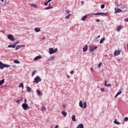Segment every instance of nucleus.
<instances>
[{"instance_id": "nucleus-43", "label": "nucleus", "mask_w": 128, "mask_h": 128, "mask_svg": "<svg viewBox=\"0 0 128 128\" xmlns=\"http://www.w3.org/2000/svg\"><path fill=\"white\" fill-rule=\"evenodd\" d=\"M96 22H100V20H98V19H96Z\"/></svg>"}, {"instance_id": "nucleus-10", "label": "nucleus", "mask_w": 128, "mask_h": 128, "mask_svg": "<svg viewBox=\"0 0 128 128\" xmlns=\"http://www.w3.org/2000/svg\"><path fill=\"white\" fill-rule=\"evenodd\" d=\"M79 106L80 108H84V104H82V100L80 101Z\"/></svg>"}, {"instance_id": "nucleus-35", "label": "nucleus", "mask_w": 128, "mask_h": 128, "mask_svg": "<svg viewBox=\"0 0 128 128\" xmlns=\"http://www.w3.org/2000/svg\"><path fill=\"white\" fill-rule=\"evenodd\" d=\"M84 108H86V102L84 103Z\"/></svg>"}, {"instance_id": "nucleus-38", "label": "nucleus", "mask_w": 128, "mask_h": 128, "mask_svg": "<svg viewBox=\"0 0 128 128\" xmlns=\"http://www.w3.org/2000/svg\"><path fill=\"white\" fill-rule=\"evenodd\" d=\"M104 6H105L104 4H102L101 5V8H104Z\"/></svg>"}, {"instance_id": "nucleus-47", "label": "nucleus", "mask_w": 128, "mask_h": 128, "mask_svg": "<svg viewBox=\"0 0 128 128\" xmlns=\"http://www.w3.org/2000/svg\"><path fill=\"white\" fill-rule=\"evenodd\" d=\"M112 86V84H107L106 86Z\"/></svg>"}, {"instance_id": "nucleus-17", "label": "nucleus", "mask_w": 128, "mask_h": 128, "mask_svg": "<svg viewBox=\"0 0 128 128\" xmlns=\"http://www.w3.org/2000/svg\"><path fill=\"white\" fill-rule=\"evenodd\" d=\"M35 32H40V28H35Z\"/></svg>"}, {"instance_id": "nucleus-27", "label": "nucleus", "mask_w": 128, "mask_h": 128, "mask_svg": "<svg viewBox=\"0 0 128 128\" xmlns=\"http://www.w3.org/2000/svg\"><path fill=\"white\" fill-rule=\"evenodd\" d=\"M114 124H120V123L118 122V120H114Z\"/></svg>"}, {"instance_id": "nucleus-53", "label": "nucleus", "mask_w": 128, "mask_h": 128, "mask_svg": "<svg viewBox=\"0 0 128 128\" xmlns=\"http://www.w3.org/2000/svg\"><path fill=\"white\" fill-rule=\"evenodd\" d=\"M66 77L68 78H70V75H66Z\"/></svg>"}, {"instance_id": "nucleus-3", "label": "nucleus", "mask_w": 128, "mask_h": 128, "mask_svg": "<svg viewBox=\"0 0 128 128\" xmlns=\"http://www.w3.org/2000/svg\"><path fill=\"white\" fill-rule=\"evenodd\" d=\"M40 82H42V78L40 76H36L33 81V82H35L36 84H38Z\"/></svg>"}, {"instance_id": "nucleus-32", "label": "nucleus", "mask_w": 128, "mask_h": 128, "mask_svg": "<svg viewBox=\"0 0 128 128\" xmlns=\"http://www.w3.org/2000/svg\"><path fill=\"white\" fill-rule=\"evenodd\" d=\"M70 14H68V16H66V18H68H68H70Z\"/></svg>"}, {"instance_id": "nucleus-39", "label": "nucleus", "mask_w": 128, "mask_h": 128, "mask_svg": "<svg viewBox=\"0 0 128 128\" xmlns=\"http://www.w3.org/2000/svg\"><path fill=\"white\" fill-rule=\"evenodd\" d=\"M106 82H107V81L105 80L104 81V86H108V84H106Z\"/></svg>"}, {"instance_id": "nucleus-42", "label": "nucleus", "mask_w": 128, "mask_h": 128, "mask_svg": "<svg viewBox=\"0 0 128 128\" xmlns=\"http://www.w3.org/2000/svg\"><path fill=\"white\" fill-rule=\"evenodd\" d=\"M100 90H101L102 92H104V88H100Z\"/></svg>"}, {"instance_id": "nucleus-26", "label": "nucleus", "mask_w": 128, "mask_h": 128, "mask_svg": "<svg viewBox=\"0 0 128 128\" xmlns=\"http://www.w3.org/2000/svg\"><path fill=\"white\" fill-rule=\"evenodd\" d=\"M62 114H63V116H66V114H67V113H66V112H64V111H62Z\"/></svg>"}, {"instance_id": "nucleus-50", "label": "nucleus", "mask_w": 128, "mask_h": 128, "mask_svg": "<svg viewBox=\"0 0 128 128\" xmlns=\"http://www.w3.org/2000/svg\"><path fill=\"white\" fill-rule=\"evenodd\" d=\"M22 46V48H24V46H26V45H20Z\"/></svg>"}, {"instance_id": "nucleus-13", "label": "nucleus", "mask_w": 128, "mask_h": 128, "mask_svg": "<svg viewBox=\"0 0 128 128\" xmlns=\"http://www.w3.org/2000/svg\"><path fill=\"white\" fill-rule=\"evenodd\" d=\"M72 122H76V115H72Z\"/></svg>"}, {"instance_id": "nucleus-58", "label": "nucleus", "mask_w": 128, "mask_h": 128, "mask_svg": "<svg viewBox=\"0 0 128 128\" xmlns=\"http://www.w3.org/2000/svg\"><path fill=\"white\" fill-rule=\"evenodd\" d=\"M0 32H4V30H0Z\"/></svg>"}, {"instance_id": "nucleus-51", "label": "nucleus", "mask_w": 128, "mask_h": 128, "mask_svg": "<svg viewBox=\"0 0 128 128\" xmlns=\"http://www.w3.org/2000/svg\"><path fill=\"white\" fill-rule=\"evenodd\" d=\"M94 50H96V48H98V46H95L94 48Z\"/></svg>"}, {"instance_id": "nucleus-24", "label": "nucleus", "mask_w": 128, "mask_h": 128, "mask_svg": "<svg viewBox=\"0 0 128 128\" xmlns=\"http://www.w3.org/2000/svg\"><path fill=\"white\" fill-rule=\"evenodd\" d=\"M26 90L27 92H32V88H30L29 86H28L26 87Z\"/></svg>"}, {"instance_id": "nucleus-28", "label": "nucleus", "mask_w": 128, "mask_h": 128, "mask_svg": "<svg viewBox=\"0 0 128 128\" xmlns=\"http://www.w3.org/2000/svg\"><path fill=\"white\" fill-rule=\"evenodd\" d=\"M46 110V107L44 106V107H42L41 110H42V112H44Z\"/></svg>"}, {"instance_id": "nucleus-61", "label": "nucleus", "mask_w": 128, "mask_h": 128, "mask_svg": "<svg viewBox=\"0 0 128 128\" xmlns=\"http://www.w3.org/2000/svg\"><path fill=\"white\" fill-rule=\"evenodd\" d=\"M50 128H53L52 127H50Z\"/></svg>"}, {"instance_id": "nucleus-11", "label": "nucleus", "mask_w": 128, "mask_h": 128, "mask_svg": "<svg viewBox=\"0 0 128 128\" xmlns=\"http://www.w3.org/2000/svg\"><path fill=\"white\" fill-rule=\"evenodd\" d=\"M88 50V45L86 44L83 48V52H86Z\"/></svg>"}, {"instance_id": "nucleus-20", "label": "nucleus", "mask_w": 128, "mask_h": 128, "mask_svg": "<svg viewBox=\"0 0 128 128\" xmlns=\"http://www.w3.org/2000/svg\"><path fill=\"white\" fill-rule=\"evenodd\" d=\"M20 48H22V46H20V45L17 46L16 48V50H20Z\"/></svg>"}, {"instance_id": "nucleus-30", "label": "nucleus", "mask_w": 128, "mask_h": 128, "mask_svg": "<svg viewBox=\"0 0 128 128\" xmlns=\"http://www.w3.org/2000/svg\"><path fill=\"white\" fill-rule=\"evenodd\" d=\"M19 88H24V84L21 83L19 86Z\"/></svg>"}, {"instance_id": "nucleus-54", "label": "nucleus", "mask_w": 128, "mask_h": 128, "mask_svg": "<svg viewBox=\"0 0 128 128\" xmlns=\"http://www.w3.org/2000/svg\"><path fill=\"white\" fill-rule=\"evenodd\" d=\"M58 128V125L56 126L55 128Z\"/></svg>"}, {"instance_id": "nucleus-18", "label": "nucleus", "mask_w": 128, "mask_h": 128, "mask_svg": "<svg viewBox=\"0 0 128 128\" xmlns=\"http://www.w3.org/2000/svg\"><path fill=\"white\" fill-rule=\"evenodd\" d=\"M8 48H16V45L14 44H10L8 46Z\"/></svg>"}, {"instance_id": "nucleus-2", "label": "nucleus", "mask_w": 128, "mask_h": 128, "mask_svg": "<svg viewBox=\"0 0 128 128\" xmlns=\"http://www.w3.org/2000/svg\"><path fill=\"white\" fill-rule=\"evenodd\" d=\"M22 108L24 110H28L30 108V107L26 103L22 104Z\"/></svg>"}, {"instance_id": "nucleus-33", "label": "nucleus", "mask_w": 128, "mask_h": 128, "mask_svg": "<svg viewBox=\"0 0 128 128\" xmlns=\"http://www.w3.org/2000/svg\"><path fill=\"white\" fill-rule=\"evenodd\" d=\"M50 8H52V6H48L46 8V10H50Z\"/></svg>"}, {"instance_id": "nucleus-25", "label": "nucleus", "mask_w": 128, "mask_h": 128, "mask_svg": "<svg viewBox=\"0 0 128 128\" xmlns=\"http://www.w3.org/2000/svg\"><path fill=\"white\" fill-rule=\"evenodd\" d=\"M36 94L38 96H40V94H42V92L40 90H36Z\"/></svg>"}, {"instance_id": "nucleus-8", "label": "nucleus", "mask_w": 128, "mask_h": 128, "mask_svg": "<svg viewBox=\"0 0 128 128\" xmlns=\"http://www.w3.org/2000/svg\"><path fill=\"white\" fill-rule=\"evenodd\" d=\"M118 12H122V10L118 8H115V14H118Z\"/></svg>"}, {"instance_id": "nucleus-60", "label": "nucleus", "mask_w": 128, "mask_h": 128, "mask_svg": "<svg viewBox=\"0 0 128 128\" xmlns=\"http://www.w3.org/2000/svg\"><path fill=\"white\" fill-rule=\"evenodd\" d=\"M2 2H4V0H0Z\"/></svg>"}, {"instance_id": "nucleus-44", "label": "nucleus", "mask_w": 128, "mask_h": 128, "mask_svg": "<svg viewBox=\"0 0 128 128\" xmlns=\"http://www.w3.org/2000/svg\"><path fill=\"white\" fill-rule=\"evenodd\" d=\"M94 50V48H92L90 49V52H92V51Z\"/></svg>"}, {"instance_id": "nucleus-46", "label": "nucleus", "mask_w": 128, "mask_h": 128, "mask_svg": "<svg viewBox=\"0 0 128 128\" xmlns=\"http://www.w3.org/2000/svg\"><path fill=\"white\" fill-rule=\"evenodd\" d=\"M48 2H46L45 3H44V6H48Z\"/></svg>"}, {"instance_id": "nucleus-48", "label": "nucleus", "mask_w": 128, "mask_h": 128, "mask_svg": "<svg viewBox=\"0 0 128 128\" xmlns=\"http://www.w3.org/2000/svg\"><path fill=\"white\" fill-rule=\"evenodd\" d=\"M20 100H18L17 101H16V102H18V104H20Z\"/></svg>"}, {"instance_id": "nucleus-22", "label": "nucleus", "mask_w": 128, "mask_h": 128, "mask_svg": "<svg viewBox=\"0 0 128 128\" xmlns=\"http://www.w3.org/2000/svg\"><path fill=\"white\" fill-rule=\"evenodd\" d=\"M88 18V16L86 15H85L82 18V20H86V18Z\"/></svg>"}, {"instance_id": "nucleus-29", "label": "nucleus", "mask_w": 128, "mask_h": 128, "mask_svg": "<svg viewBox=\"0 0 128 128\" xmlns=\"http://www.w3.org/2000/svg\"><path fill=\"white\" fill-rule=\"evenodd\" d=\"M14 64H20V62H18V60H14Z\"/></svg>"}, {"instance_id": "nucleus-57", "label": "nucleus", "mask_w": 128, "mask_h": 128, "mask_svg": "<svg viewBox=\"0 0 128 128\" xmlns=\"http://www.w3.org/2000/svg\"><path fill=\"white\" fill-rule=\"evenodd\" d=\"M82 4H84V1H82Z\"/></svg>"}, {"instance_id": "nucleus-40", "label": "nucleus", "mask_w": 128, "mask_h": 128, "mask_svg": "<svg viewBox=\"0 0 128 128\" xmlns=\"http://www.w3.org/2000/svg\"><path fill=\"white\" fill-rule=\"evenodd\" d=\"M74 70H71L70 72V74H74Z\"/></svg>"}, {"instance_id": "nucleus-16", "label": "nucleus", "mask_w": 128, "mask_h": 128, "mask_svg": "<svg viewBox=\"0 0 128 128\" xmlns=\"http://www.w3.org/2000/svg\"><path fill=\"white\" fill-rule=\"evenodd\" d=\"M122 92L120 91V92H118L117 94H116V95L114 96V98H118V96H120V94H122Z\"/></svg>"}, {"instance_id": "nucleus-5", "label": "nucleus", "mask_w": 128, "mask_h": 128, "mask_svg": "<svg viewBox=\"0 0 128 128\" xmlns=\"http://www.w3.org/2000/svg\"><path fill=\"white\" fill-rule=\"evenodd\" d=\"M101 14H103L104 16H106V14H108V13H106V12H98V13L91 14V16H100Z\"/></svg>"}, {"instance_id": "nucleus-41", "label": "nucleus", "mask_w": 128, "mask_h": 128, "mask_svg": "<svg viewBox=\"0 0 128 128\" xmlns=\"http://www.w3.org/2000/svg\"><path fill=\"white\" fill-rule=\"evenodd\" d=\"M20 42H16L15 43H14V45H15V46H16V44H19Z\"/></svg>"}, {"instance_id": "nucleus-9", "label": "nucleus", "mask_w": 128, "mask_h": 128, "mask_svg": "<svg viewBox=\"0 0 128 128\" xmlns=\"http://www.w3.org/2000/svg\"><path fill=\"white\" fill-rule=\"evenodd\" d=\"M42 58V56H38L34 58V60H40Z\"/></svg>"}, {"instance_id": "nucleus-45", "label": "nucleus", "mask_w": 128, "mask_h": 128, "mask_svg": "<svg viewBox=\"0 0 128 128\" xmlns=\"http://www.w3.org/2000/svg\"><path fill=\"white\" fill-rule=\"evenodd\" d=\"M124 22H128V18L124 19Z\"/></svg>"}, {"instance_id": "nucleus-14", "label": "nucleus", "mask_w": 128, "mask_h": 128, "mask_svg": "<svg viewBox=\"0 0 128 128\" xmlns=\"http://www.w3.org/2000/svg\"><path fill=\"white\" fill-rule=\"evenodd\" d=\"M30 6H32V8H38V4H30Z\"/></svg>"}, {"instance_id": "nucleus-31", "label": "nucleus", "mask_w": 128, "mask_h": 128, "mask_svg": "<svg viewBox=\"0 0 128 128\" xmlns=\"http://www.w3.org/2000/svg\"><path fill=\"white\" fill-rule=\"evenodd\" d=\"M102 62H100L98 64V68H100V66H102Z\"/></svg>"}, {"instance_id": "nucleus-49", "label": "nucleus", "mask_w": 128, "mask_h": 128, "mask_svg": "<svg viewBox=\"0 0 128 128\" xmlns=\"http://www.w3.org/2000/svg\"><path fill=\"white\" fill-rule=\"evenodd\" d=\"M52 0H48L47 2H52Z\"/></svg>"}, {"instance_id": "nucleus-36", "label": "nucleus", "mask_w": 128, "mask_h": 128, "mask_svg": "<svg viewBox=\"0 0 128 128\" xmlns=\"http://www.w3.org/2000/svg\"><path fill=\"white\" fill-rule=\"evenodd\" d=\"M128 117H126L124 118V122H128Z\"/></svg>"}, {"instance_id": "nucleus-19", "label": "nucleus", "mask_w": 128, "mask_h": 128, "mask_svg": "<svg viewBox=\"0 0 128 128\" xmlns=\"http://www.w3.org/2000/svg\"><path fill=\"white\" fill-rule=\"evenodd\" d=\"M106 38H103L100 40V44H102L104 42Z\"/></svg>"}, {"instance_id": "nucleus-52", "label": "nucleus", "mask_w": 128, "mask_h": 128, "mask_svg": "<svg viewBox=\"0 0 128 128\" xmlns=\"http://www.w3.org/2000/svg\"><path fill=\"white\" fill-rule=\"evenodd\" d=\"M90 70H92H92H94V68H90Z\"/></svg>"}, {"instance_id": "nucleus-62", "label": "nucleus", "mask_w": 128, "mask_h": 128, "mask_svg": "<svg viewBox=\"0 0 128 128\" xmlns=\"http://www.w3.org/2000/svg\"><path fill=\"white\" fill-rule=\"evenodd\" d=\"M116 128V127H115V128Z\"/></svg>"}, {"instance_id": "nucleus-12", "label": "nucleus", "mask_w": 128, "mask_h": 128, "mask_svg": "<svg viewBox=\"0 0 128 128\" xmlns=\"http://www.w3.org/2000/svg\"><path fill=\"white\" fill-rule=\"evenodd\" d=\"M56 56H53L50 57L49 58H48V60H54Z\"/></svg>"}, {"instance_id": "nucleus-23", "label": "nucleus", "mask_w": 128, "mask_h": 128, "mask_svg": "<svg viewBox=\"0 0 128 128\" xmlns=\"http://www.w3.org/2000/svg\"><path fill=\"white\" fill-rule=\"evenodd\" d=\"M4 84V79L0 80V86H2Z\"/></svg>"}, {"instance_id": "nucleus-1", "label": "nucleus", "mask_w": 128, "mask_h": 128, "mask_svg": "<svg viewBox=\"0 0 128 128\" xmlns=\"http://www.w3.org/2000/svg\"><path fill=\"white\" fill-rule=\"evenodd\" d=\"M10 65L8 64H4L2 62H0V70H4V68H10Z\"/></svg>"}, {"instance_id": "nucleus-15", "label": "nucleus", "mask_w": 128, "mask_h": 128, "mask_svg": "<svg viewBox=\"0 0 128 128\" xmlns=\"http://www.w3.org/2000/svg\"><path fill=\"white\" fill-rule=\"evenodd\" d=\"M76 128H84V124H79Z\"/></svg>"}, {"instance_id": "nucleus-6", "label": "nucleus", "mask_w": 128, "mask_h": 128, "mask_svg": "<svg viewBox=\"0 0 128 128\" xmlns=\"http://www.w3.org/2000/svg\"><path fill=\"white\" fill-rule=\"evenodd\" d=\"M7 38H8V40H12V42H14V36H12V35L8 34L7 36Z\"/></svg>"}, {"instance_id": "nucleus-37", "label": "nucleus", "mask_w": 128, "mask_h": 128, "mask_svg": "<svg viewBox=\"0 0 128 128\" xmlns=\"http://www.w3.org/2000/svg\"><path fill=\"white\" fill-rule=\"evenodd\" d=\"M66 14H70V11L69 10H66L65 11Z\"/></svg>"}, {"instance_id": "nucleus-56", "label": "nucleus", "mask_w": 128, "mask_h": 128, "mask_svg": "<svg viewBox=\"0 0 128 128\" xmlns=\"http://www.w3.org/2000/svg\"><path fill=\"white\" fill-rule=\"evenodd\" d=\"M24 102H26V98L24 99Z\"/></svg>"}, {"instance_id": "nucleus-34", "label": "nucleus", "mask_w": 128, "mask_h": 128, "mask_svg": "<svg viewBox=\"0 0 128 128\" xmlns=\"http://www.w3.org/2000/svg\"><path fill=\"white\" fill-rule=\"evenodd\" d=\"M36 72V70H34V72H32V76H34Z\"/></svg>"}, {"instance_id": "nucleus-21", "label": "nucleus", "mask_w": 128, "mask_h": 128, "mask_svg": "<svg viewBox=\"0 0 128 128\" xmlns=\"http://www.w3.org/2000/svg\"><path fill=\"white\" fill-rule=\"evenodd\" d=\"M122 30V26H118L116 28V30L117 32H120Z\"/></svg>"}, {"instance_id": "nucleus-59", "label": "nucleus", "mask_w": 128, "mask_h": 128, "mask_svg": "<svg viewBox=\"0 0 128 128\" xmlns=\"http://www.w3.org/2000/svg\"><path fill=\"white\" fill-rule=\"evenodd\" d=\"M48 6H50V3L49 4Z\"/></svg>"}, {"instance_id": "nucleus-55", "label": "nucleus", "mask_w": 128, "mask_h": 128, "mask_svg": "<svg viewBox=\"0 0 128 128\" xmlns=\"http://www.w3.org/2000/svg\"><path fill=\"white\" fill-rule=\"evenodd\" d=\"M100 38V36H97V38Z\"/></svg>"}, {"instance_id": "nucleus-7", "label": "nucleus", "mask_w": 128, "mask_h": 128, "mask_svg": "<svg viewBox=\"0 0 128 128\" xmlns=\"http://www.w3.org/2000/svg\"><path fill=\"white\" fill-rule=\"evenodd\" d=\"M114 56H116L120 54V50H116L114 54Z\"/></svg>"}, {"instance_id": "nucleus-4", "label": "nucleus", "mask_w": 128, "mask_h": 128, "mask_svg": "<svg viewBox=\"0 0 128 128\" xmlns=\"http://www.w3.org/2000/svg\"><path fill=\"white\" fill-rule=\"evenodd\" d=\"M58 52V48H56L54 50V48H49V54H54L55 52Z\"/></svg>"}]
</instances>
